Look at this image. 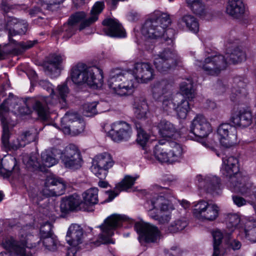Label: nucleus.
<instances>
[{
    "instance_id": "nucleus-1",
    "label": "nucleus",
    "mask_w": 256,
    "mask_h": 256,
    "mask_svg": "<svg viewBox=\"0 0 256 256\" xmlns=\"http://www.w3.org/2000/svg\"><path fill=\"white\" fill-rule=\"evenodd\" d=\"M134 73L131 70H120L110 74L108 81L109 88L114 94L124 96L132 92L136 80L138 82L147 83L154 78V70L152 65L147 62L135 64Z\"/></svg>"
},
{
    "instance_id": "nucleus-2",
    "label": "nucleus",
    "mask_w": 256,
    "mask_h": 256,
    "mask_svg": "<svg viewBox=\"0 0 256 256\" xmlns=\"http://www.w3.org/2000/svg\"><path fill=\"white\" fill-rule=\"evenodd\" d=\"M34 230L32 226H23L19 232V240L12 237L7 238L2 242L4 248L14 256H35L26 249V248H32L37 246V242H33L36 237L32 234Z\"/></svg>"
},
{
    "instance_id": "nucleus-3",
    "label": "nucleus",
    "mask_w": 256,
    "mask_h": 256,
    "mask_svg": "<svg viewBox=\"0 0 256 256\" xmlns=\"http://www.w3.org/2000/svg\"><path fill=\"white\" fill-rule=\"evenodd\" d=\"M16 100L10 96L5 100L0 106V120L2 126V144L4 146L9 150H16L25 146L20 140V136L9 142L10 132L8 126V115L10 107H14Z\"/></svg>"
},
{
    "instance_id": "nucleus-4",
    "label": "nucleus",
    "mask_w": 256,
    "mask_h": 256,
    "mask_svg": "<svg viewBox=\"0 0 256 256\" xmlns=\"http://www.w3.org/2000/svg\"><path fill=\"white\" fill-rule=\"evenodd\" d=\"M155 158L161 163H173L182 158V146L176 142L162 140L159 141L154 149Z\"/></svg>"
},
{
    "instance_id": "nucleus-5",
    "label": "nucleus",
    "mask_w": 256,
    "mask_h": 256,
    "mask_svg": "<svg viewBox=\"0 0 256 256\" xmlns=\"http://www.w3.org/2000/svg\"><path fill=\"white\" fill-rule=\"evenodd\" d=\"M170 23L171 20L168 14L156 12L146 22L142 29V33L150 38H161L165 29Z\"/></svg>"
},
{
    "instance_id": "nucleus-6",
    "label": "nucleus",
    "mask_w": 256,
    "mask_h": 256,
    "mask_svg": "<svg viewBox=\"0 0 256 256\" xmlns=\"http://www.w3.org/2000/svg\"><path fill=\"white\" fill-rule=\"evenodd\" d=\"M180 90L182 94H176L174 96L175 102H176L174 110L180 118H185L190 107L188 102L184 100V98L192 100L196 96L192 80L188 79L182 82L180 84Z\"/></svg>"
},
{
    "instance_id": "nucleus-7",
    "label": "nucleus",
    "mask_w": 256,
    "mask_h": 256,
    "mask_svg": "<svg viewBox=\"0 0 256 256\" xmlns=\"http://www.w3.org/2000/svg\"><path fill=\"white\" fill-rule=\"evenodd\" d=\"M125 220L124 216L118 214H113L108 217L100 226L102 232L99 235L98 241L96 242L95 244L98 246L100 244H114V242L112 238L114 230L120 226Z\"/></svg>"
},
{
    "instance_id": "nucleus-8",
    "label": "nucleus",
    "mask_w": 256,
    "mask_h": 256,
    "mask_svg": "<svg viewBox=\"0 0 256 256\" xmlns=\"http://www.w3.org/2000/svg\"><path fill=\"white\" fill-rule=\"evenodd\" d=\"M145 207L148 210L149 216L152 218L158 220L160 224H167L171 219V215L170 212L158 216L154 212V209H160L162 212L174 210L173 206L170 201L162 196H158L153 198L150 201H148L145 204Z\"/></svg>"
},
{
    "instance_id": "nucleus-9",
    "label": "nucleus",
    "mask_w": 256,
    "mask_h": 256,
    "mask_svg": "<svg viewBox=\"0 0 256 256\" xmlns=\"http://www.w3.org/2000/svg\"><path fill=\"white\" fill-rule=\"evenodd\" d=\"M180 62V56L175 50L170 48H165L154 56V64L160 72H167Z\"/></svg>"
},
{
    "instance_id": "nucleus-10",
    "label": "nucleus",
    "mask_w": 256,
    "mask_h": 256,
    "mask_svg": "<svg viewBox=\"0 0 256 256\" xmlns=\"http://www.w3.org/2000/svg\"><path fill=\"white\" fill-rule=\"evenodd\" d=\"M195 64L206 74L216 76L226 68L228 62L224 56L218 54L208 56L204 61L196 60Z\"/></svg>"
},
{
    "instance_id": "nucleus-11",
    "label": "nucleus",
    "mask_w": 256,
    "mask_h": 256,
    "mask_svg": "<svg viewBox=\"0 0 256 256\" xmlns=\"http://www.w3.org/2000/svg\"><path fill=\"white\" fill-rule=\"evenodd\" d=\"M114 164L112 156L108 152H104L96 155L92 160L91 166L92 172L100 180L104 179Z\"/></svg>"
},
{
    "instance_id": "nucleus-12",
    "label": "nucleus",
    "mask_w": 256,
    "mask_h": 256,
    "mask_svg": "<svg viewBox=\"0 0 256 256\" xmlns=\"http://www.w3.org/2000/svg\"><path fill=\"white\" fill-rule=\"evenodd\" d=\"M39 85L44 89L50 92L48 96L45 98L43 100V102L38 100H32V102L33 103V108L35 110L38 116L44 120H47L49 116L48 108L47 106L48 104H56V100L52 102H50V99L53 98L54 94V88L52 85L46 80H41L39 82Z\"/></svg>"
},
{
    "instance_id": "nucleus-13",
    "label": "nucleus",
    "mask_w": 256,
    "mask_h": 256,
    "mask_svg": "<svg viewBox=\"0 0 256 256\" xmlns=\"http://www.w3.org/2000/svg\"><path fill=\"white\" fill-rule=\"evenodd\" d=\"M134 228L138 234V240L140 243L155 242L160 238V232L158 228L144 222H136Z\"/></svg>"
},
{
    "instance_id": "nucleus-14",
    "label": "nucleus",
    "mask_w": 256,
    "mask_h": 256,
    "mask_svg": "<svg viewBox=\"0 0 256 256\" xmlns=\"http://www.w3.org/2000/svg\"><path fill=\"white\" fill-rule=\"evenodd\" d=\"M61 160L66 168L75 170L82 166V158L78 148L74 144L66 146L62 154Z\"/></svg>"
},
{
    "instance_id": "nucleus-15",
    "label": "nucleus",
    "mask_w": 256,
    "mask_h": 256,
    "mask_svg": "<svg viewBox=\"0 0 256 256\" xmlns=\"http://www.w3.org/2000/svg\"><path fill=\"white\" fill-rule=\"evenodd\" d=\"M85 16L86 14L84 12L76 13L69 18L68 23L55 30L54 34L68 40L74 34L76 30V24Z\"/></svg>"
},
{
    "instance_id": "nucleus-16",
    "label": "nucleus",
    "mask_w": 256,
    "mask_h": 256,
    "mask_svg": "<svg viewBox=\"0 0 256 256\" xmlns=\"http://www.w3.org/2000/svg\"><path fill=\"white\" fill-rule=\"evenodd\" d=\"M220 142L225 148H230L237 142V130L229 124H220L217 130Z\"/></svg>"
},
{
    "instance_id": "nucleus-17",
    "label": "nucleus",
    "mask_w": 256,
    "mask_h": 256,
    "mask_svg": "<svg viewBox=\"0 0 256 256\" xmlns=\"http://www.w3.org/2000/svg\"><path fill=\"white\" fill-rule=\"evenodd\" d=\"M237 40L234 36L226 38V46L227 48V57L226 59L228 63L234 64L240 63L246 59L245 52L239 46H235Z\"/></svg>"
},
{
    "instance_id": "nucleus-18",
    "label": "nucleus",
    "mask_w": 256,
    "mask_h": 256,
    "mask_svg": "<svg viewBox=\"0 0 256 256\" xmlns=\"http://www.w3.org/2000/svg\"><path fill=\"white\" fill-rule=\"evenodd\" d=\"M44 184L42 192L46 196H60L64 192L65 184L61 179L58 178L54 176H48Z\"/></svg>"
},
{
    "instance_id": "nucleus-19",
    "label": "nucleus",
    "mask_w": 256,
    "mask_h": 256,
    "mask_svg": "<svg viewBox=\"0 0 256 256\" xmlns=\"http://www.w3.org/2000/svg\"><path fill=\"white\" fill-rule=\"evenodd\" d=\"M132 130L130 126L124 122H114L108 132L109 136L116 142L126 140L131 136Z\"/></svg>"
},
{
    "instance_id": "nucleus-20",
    "label": "nucleus",
    "mask_w": 256,
    "mask_h": 256,
    "mask_svg": "<svg viewBox=\"0 0 256 256\" xmlns=\"http://www.w3.org/2000/svg\"><path fill=\"white\" fill-rule=\"evenodd\" d=\"M190 132L196 136L204 138L211 132L212 128L210 124L203 116L198 115L192 122Z\"/></svg>"
},
{
    "instance_id": "nucleus-21",
    "label": "nucleus",
    "mask_w": 256,
    "mask_h": 256,
    "mask_svg": "<svg viewBox=\"0 0 256 256\" xmlns=\"http://www.w3.org/2000/svg\"><path fill=\"white\" fill-rule=\"evenodd\" d=\"M196 180L198 182L200 187L203 188L208 192L212 194H218L220 192V180L212 175H208L203 176L198 175L196 177Z\"/></svg>"
},
{
    "instance_id": "nucleus-22",
    "label": "nucleus",
    "mask_w": 256,
    "mask_h": 256,
    "mask_svg": "<svg viewBox=\"0 0 256 256\" xmlns=\"http://www.w3.org/2000/svg\"><path fill=\"white\" fill-rule=\"evenodd\" d=\"M172 82L168 79H161L154 82L151 85V92L153 98L156 101H162L166 94L170 93Z\"/></svg>"
},
{
    "instance_id": "nucleus-23",
    "label": "nucleus",
    "mask_w": 256,
    "mask_h": 256,
    "mask_svg": "<svg viewBox=\"0 0 256 256\" xmlns=\"http://www.w3.org/2000/svg\"><path fill=\"white\" fill-rule=\"evenodd\" d=\"M4 28L8 30L10 40L14 42L10 36L24 34L27 30L28 24L24 20H20L14 17H8L5 20Z\"/></svg>"
},
{
    "instance_id": "nucleus-24",
    "label": "nucleus",
    "mask_w": 256,
    "mask_h": 256,
    "mask_svg": "<svg viewBox=\"0 0 256 256\" xmlns=\"http://www.w3.org/2000/svg\"><path fill=\"white\" fill-rule=\"evenodd\" d=\"M0 175L4 178L12 176L14 178H17L20 175V169L17 166L16 160L14 158L9 156L0 159Z\"/></svg>"
},
{
    "instance_id": "nucleus-25",
    "label": "nucleus",
    "mask_w": 256,
    "mask_h": 256,
    "mask_svg": "<svg viewBox=\"0 0 256 256\" xmlns=\"http://www.w3.org/2000/svg\"><path fill=\"white\" fill-rule=\"evenodd\" d=\"M104 33L111 37L123 38L126 36V32L122 24L114 18H106L102 22Z\"/></svg>"
},
{
    "instance_id": "nucleus-26",
    "label": "nucleus",
    "mask_w": 256,
    "mask_h": 256,
    "mask_svg": "<svg viewBox=\"0 0 256 256\" xmlns=\"http://www.w3.org/2000/svg\"><path fill=\"white\" fill-rule=\"evenodd\" d=\"M230 186L236 192L240 193L246 196H252L250 194L252 184L249 182L248 178L246 176H242L239 174L236 177L235 181H230Z\"/></svg>"
},
{
    "instance_id": "nucleus-27",
    "label": "nucleus",
    "mask_w": 256,
    "mask_h": 256,
    "mask_svg": "<svg viewBox=\"0 0 256 256\" xmlns=\"http://www.w3.org/2000/svg\"><path fill=\"white\" fill-rule=\"evenodd\" d=\"M223 165L222 170V174L230 178L232 182H234L238 169V160L234 156H226L222 158Z\"/></svg>"
},
{
    "instance_id": "nucleus-28",
    "label": "nucleus",
    "mask_w": 256,
    "mask_h": 256,
    "mask_svg": "<svg viewBox=\"0 0 256 256\" xmlns=\"http://www.w3.org/2000/svg\"><path fill=\"white\" fill-rule=\"evenodd\" d=\"M62 122L70 123L72 128V133L78 134L84 131L85 124L84 120L76 113L66 112L62 118Z\"/></svg>"
},
{
    "instance_id": "nucleus-29",
    "label": "nucleus",
    "mask_w": 256,
    "mask_h": 256,
    "mask_svg": "<svg viewBox=\"0 0 256 256\" xmlns=\"http://www.w3.org/2000/svg\"><path fill=\"white\" fill-rule=\"evenodd\" d=\"M85 74H86L85 84L90 86H100L103 82L102 70L96 66L88 67L86 66Z\"/></svg>"
},
{
    "instance_id": "nucleus-30",
    "label": "nucleus",
    "mask_w": 256,
    "mask_h": 256,
    "mask_svg": "<svg viewBox=\"0 0 256 256\" xmlns=\"http://www.w3.org/2000/svg\"><path fill=\"white\" fill-rule=\"evenodd\" d=\"M83 234V230L80 226L72 224L68 230L66 240L70 246L75 247L82 243Z\"/></svg>"
},
{
    "instance_id": "nucleus-31",
    "label": "nucleus",
    "mask_w": 256,
    "mask_h": 256,
    "mask_svg": "<svg viewBox=\"0 0 256 256\" xmlns=\"http://www.w3.org/2000/svg\"><path fill=\"white\" fill-rule=\"evenodd\" d=\"M230 120L236 126L246 127L252 123V114L250 111L246 110L235 112L232 114Z\"/></svg>"
},
{
    "instance_id": "nucleus-32",
    "label": "nucleus",
    "mask_w": 256,
    "mask_h": 256,
    "mask_svg": "<svg viewBox=\"0 0 256 256\" xmlns=\"http://www.w3.org/2000/svg\"><path fill=\"white\" fill-rule=\"evenodd\" d=\"M82 202L80 196L74 194L62 198L60 208L62 212L67 213L76 210Z\"/></svg>"
},
{
    "instance_id": "nucleus-33",
    "label": "nucleus",
    "mask_w": 256,
    "mask_h": 256,
    "mask_svg": "<svg viewBox=\"0 0 256 256\" xmlns=\"http://www.w3.org/2000/svg\"><path fill=\"white\" fill-rule=\"evenodd\" d=\"M226 12L228 14L235 18H241L245 12L242 0H228Z\"/></svg>"
},
{
    "instance_id": "nucleus-34",
    "label": "nucleus",
    "mask_w": 256,
    "mask_h": 256,
    "mask_svg": "<svg viewBox=\"0 0 256 256\" xmlns=\"http://www.w3.org/2000/svg\"><path fill=\"white\" fill-rule=\"evenodd\" d=\"M86 65L79 63L74 66L70 71V78L72 81L76 84H85V80H86L85 74L86 70Z\"/></svg>"
},
{
    "instance_id": "nucleus-35",
    "label": "nucleus",
    "mask_w": 256,
    "mask_h": 256,
    "mask_svg": "<svg viewBox=\"0 0 256 256\" xmlns=\"http://www.w3.org/2000/svg\"><path fill=\"white\" fill-rule=\"evenodd\" d=\"M104 6V5L103 2H96L91 10L90 17L82 22L80 30H82L96 21L98 19V14L102 12Z\"/></svg>"
},
{
    "instance_id": "nucleus-36",
    "label": "nucleus",
    "mask_w": 256,
    "mask_h": 256,
    "mask_svg": "<svg viewBox=\"0 0 256 256\" xmlns=\"http://www.w3.org/2000/svg\"><path fill=\"white\" fill-rule=\"evenodd\" d=\"M135 116L138 119L145 118L148 112L146 100L144 98H136L134 104Z\"/></svg>"
},
{
    "instance_id": "nucleus-37",
    "label": "nucleus",
    "mask_w": 256,
    "mask_h": 256,
    "mask_svg": "<svg viewBox=\"0 0 256 256\" xmlns=\"http://www.w3.org/2000/svg\"><path fill=\"white\" fill-rule=\"evenodd\" d=\"M70 92L69 88L66 84H62L58 85L56 89V94L54 91V96L53 98L50 99V102L54 101L56 100L57 104L60 102L61 104V108H64L66 106V98Z\"/></svg>"
},
{
    "instance_id": "nucleus-38",
    "label": "nucleus",
    "mask_w": 256,
    "mask_h": 256,
    "mask_svg": "<svg viewBox=\"0 0 256 256\" xmlns=\"http://www.w3.org/2000/svg\"><path fill=\"white\" fill-rule=\"evenodd\" d=\"M158 128L160 136L164 138H172L178 133L174 125L165 120L160 122Z\"/></svg>"
},
{
    "instance_id": "nucleus-39",
    "label": "nucleus",
    "mask_w": 256,
    "mask_h": 256,
    "mask_svg": "<svg viewBox=\"0 0 256 256\" xmlns=\"http://www.w3.org/2000/svg\"><path fill=\"white\" fill-rule=\"evenodd\" d=\"M98 189L92 188L82 194L83 202L87 205L96 204L98 202Z\"/></svg>"
},
{
    "instance_id": "nucleus-40",
    "label": "nucleus",
    "mask_w": 256,
    "mask_h": 256,
    "mask_svg": "<svg viewBox=\"0 0 256 256\" xmlns=\"http://www.w3.org/2000/svg\"><path fill=\"white\" fill-rule=\"evenodd\" d=\"M180 22L185 24L190 32L196 34L199 30V24L197 19L193 16L186 14L182 17Z\"/></svg>"
},
{
    "instance_id": "nucleus-41",
    "label": "nucleus",
    "mask_w": 256,
    "mask_h": 256,
    "mask_svg": "<svg viewBox=\"0 0 256 256\" xmlns=\"http://www.w3.org/2000/svg\"><path fill=\"white\" fill-rule=\"evenodd\" d=\"M41 160L42 164L48 168L55 165L58 162L53 152L50 150L42 152L41 154Z\"/></svg>"
},
{
    "instance_id": "nucleus-42",
    "label": "nucleus",
    "mask_w": 256,
    "mask_h": 256,
    "mask_svg": "<svg viewBox=\"0 0 256 256\" xmlns=\"http://www.w3.org/2000/svg\"><path fill=\"white\" fill-rule=\"evenodd\" d=\"M219 208L218 206L212 203H208V208L203 214L200 220L212 221L214 220L218 214Z\"/></svg>"
},
{
    "instance_id": "nucleus-43",
    "label": "nucleus",
    "mask_w": 256,
    "mask_h": 256,
    "mask_svg": "<svg viewBox=\"0 0 256 256\" xmlns=\"http://www.w3.org/2000/svg\"><path fill=\"white\" fill-rule=\"evenodd\" d=\"M244 234L249 240L256 242V222L250 220L246 223Z\"/></svg>"
},
{
    "instance_id": "nucleus-44",
    "label": "nucleus",
    "mask_w": 256,
    "mask_h": 256,
    "mask_svg": "<svg viewBox=\"0 0 256 256\" xmlns=\"http://www.w3.org/2000/svg\"><path fill=\"white\" fill-rule=\"evenodd\" d=\"M38 133L34 129H30L22 132L19 136L20 140L24 146L35 141L37 138Z\"/></svg>"
},
{
    "instance_id": "nucleus-45",
    "label": "nucleus",
    "mask_w": 256,
    "mask_h": 256,
    "mask_svg": "<svg viewBox=\"0 0 256 256\" xmlns=\"http://www.w3.org/2000/svg\"><path fill=\"white\" fill-rule=\"evenodd\" d=\"M188 224V220L184 218L176 220L168 227V230L171 232H177L182 230Z\"/></svg>"
},
{
    "instance_id": "nucleus-46",
    "label": "nucleus",
    "mask_w": 256,
    "mask_h": 256,
    "mask_svg": "<svg viewBox=\"0 0 256 256\" xmlns=\"http://www.w3.org/2000/svg\"><path fill=\"white\" fill-rule=\"evenodd\" d=\"M136 128L137 130L138 143L142 146L144 147L149 139V135L143 130L140 124H136Z\"/></svg>"
},
{
    "instance_id": "nucleus-47",
    "label": "nucleus",
    "mask_w": 256,
    "mask_h": 256,
    "mask_svg": "<svg viewBox=\"0 0 256 256\" xmlns=\"http://www.w3.org/2000/svg\"><path fill=\"white\" fill-rule=\"evenodd\" d=\"M23 163L28 168H37L40 166L36 154H24L22 156Z\"/></svg>"
},
{
    "instance_id": "nucleus-48",
    "label": "nucleus",
    "mask_w": 256,
    "mask_h": 256,
    "mask_svg": "<svg viewBox=\"0 0 256 256\" xmlns=\"http://www.w3.org/2000/svg\"><path fill=\"white\" fill-rule=\"evenodd\" d=\"M208 202L205 200H201L198 202L194 204V208L193 210V214L195 217L200 220L208 208Z\"/></svg>"
},
{
    "instance_id": "nucleus-49",
    "label": "nucleus",
    "mask_w": 256,
    "mask_h": 256,
    "mask_svg": "<svg viewBox=\"0 0 256 256\" xmlns=\"http://www.w3.org/2000/svg\"><path fill=\"white\" fill-rule=\"evenodd\" d=\"M186 3L192 10L196 14L202 15L204 10V6L201 0H186Z\"/></svg>"
},
{
    "instance_id": "nucleus-50",
    "label": "nucleus",
    "mask_w": 256,
    "mask_h": 256,
    "mask_svg": "<svg viewBox=\"0 0 256 256\" xmlns=\"http://www.w3.org/2000/svg\"><path fill=\"white\" fill-rule=\"evenodd\" d=\"M135 180L134 178L126 176L116 186V189L120 192L127 190L134 185Z\"/></svg>"
},
{
    "instance_id": "nucleus-51",
    "label": "nucleus",
    "mask_w": 256,
    "mask_h": 256,
    "mask_svg": "<svg viewBox=\"0 0 256 256\" xmlns=\"http://www.w3.org/2000/svg\"><path fill=\"white\" fill-rule=\"evenodd\" d=\"M240 221L239 216L236 214H228L226 219V227L230 230L233 231L238 226Z\"/></svg>"
},
{
    "instance_id": "nucleus-52",
    "label": "nucleus",
    "mask_w": 256,
    "mask_h": 256,
    "mask_svg": "<svg viewBox=\"0 0 256 256\" xmlns=\"http://www.w3.org/2000/svg\"><path fill=\"white\" fill-rule=\"evenodd\" d=\"M40 241L42 242V244L46 249L54 251L57 248V242L54 238L52 235L40 238Z\"/></svg>"
},
{
    "instance_id": "nucleus-53",
    "label": "nucleus",
    "mask_w": 256,
    "mask_h": 256,
    "mask_svg": "<svg viewBox=\"0 0 256 256\" xmlns=\"http://www.w3.org/2000/svg\"><path fill=\"white\" fill-rule=\"evenodd\" d=\"M162 106L164 110L171 112L172 110H174L176 102H175L174 96L172 98H169L166 96L165 98H162Z\"/></svg>"
},
{
    "instance_id": "nucleus-54",
    "label": "nucleus",
    "mask_w": 256,
    "mask_h": 256,
    "mask_svg": "<svg viewBox=\"0 0 256 256\" xmlns=\"http://www.w3.org/2000/svg\"><path fill=\"white\" fill-rule=\"evenodd\" d=\"M96 105V102L84 104L83 105L84 114L86 116H90L97 114Z\"/></svg>"
},
{
    "instance_id": "nucleus-55",
    "label": "nucleus",
    "mask_w": 256,
    "mask_h": 256,
    "mask_svg": "<svg viewBox=\"0 0 256 256\" xmlns=\"http://www.w3.org/2000/svg\"><path fill=\"white\" fill-rule=\"evenodd\" d=\"M45 70L52 76H57L60 74V66L57 64L48 62L45 66Z\"/></svg>"
},
{
    "instance_id": "nucleus-56",
    "label": "nucleus",
    "mask_w": 256,
    "mask_h": 256,
    "mask_svg": "<svg viewBox=\"0 0 256 256\" xmlns=\"http://www.w3.org/2000/svg\"><path fill=\"white\" fill-rule=\"evenodd\" d=\"M52 225L48 222L42 224L40 228V238L52 236Z\"/></svg>"
},
{
    "instance_id": "nucleus-57",
    "label": "nucleus",
    "mask_w": 256,
    "mask_h": 256,
    "mask_svg": "<svg viewBox=\"0 0 256 256\" xmlns=\"http://www.w3.org/2000/svg\"><path fill=\"white\" fill-rule=\"evenodd\" d=\"M176 31L172 28H168L164 30V32L162 36V38L166 41L168 42V44H172L174 39Z\"/></svg>"
},
{
    "instance_id": "nucleus-58",
    "label": "nucleus",
    "mask_w": 256,
    "mask_h": 256,
    "mask_svg": "<svg viewBox=\"0 0 256 256\" xmlns=\"http://www.w3.org/2000/svg\"><path fill=\"white\" fill-rule=\"evenodd\" d=\"M38 43L37 40H28L26 42H22L18 44V47L20 48V52H22L30 48L34 45Z\"/></svg>"
},
{
    "instance_id": "nucleus-59",
    "label": "nucleus",
    "mask_w": 256,
    "mask_h": 256,
    "mask_svg": "<svg viewBox=\"0 0 256 256\" xmlns=\"http://www.w3.org/2000/svg\"><path fill=\"white\" fill-rule=\"evenodd\" d=\"M234 82L236 84H238V86L240 88L237 90L234 86L232 90V93H236V95L238 96V94H240L242 90L244 89L246 86V84L240 78H235Z\"/></svg>"
},
{
    "instance_id": "nucleus-60",
    "label": "nucleus",
    "mask_w": 256,
    "mask_h": 256,
    "mask_svg": "<svg viewBox=\"0 0 256 256\" xmlns=\"http://www.w3.org/2000/svg\"><path fill=\"white\" fill-rule=\"evenodd\" d=\"M212 236L214 238V246H220L223 238L222 232L219 230H216L212 233Z\"/></svg>"
},
{
    "instance_id": "nucleus-61",
    "label": "nucleus",
    "mask_w": 256,
    "mask_h": 256,
    "mask_svg": "<svg viewBox=\"0 0 256 256\" xmlns=\"http://www.w3.org/2000/svg\"><path fill=\"white\" fill-rule=\"evenodd\" d=\"M230 236V234H228L226 236L228 237L227 243L229 244L234 250L240 249L241 247L240 242L236 240H231Z\"/></svg>"
},
{
    "instance_id": "nucleus-62",
    "label": "nucleus",
    "mask_w": 256,
    "mask_h": 256,
    "mask_svg": "<svg viewBox=\"0 0 256 256\" xmlns=\"http://www.w3.org/2000/svg\"><path fill=\"white\" fill-rule=\"evenodd\" d=\"M232 200L234 204L238 207L244 206L246 204V200L244 198L240 196H233Z\"/></svg>"
},
{
    "instance_id": "nucleus-63",
    "label": "nucleus",
    "mask_w": 256,
    "mask_h": 256,
    "mask_svg": "<svg viewBox=\"0 0 256 256\" xmlns=\"http://www.w3.org/2000/svg\"><path fill=\"white\" fill-rule=\"evenodd\" d=\"M64 58V55L53 54L50 60H49L48 62L59 65V64L62 62Z\"/></svg>"
},
{
    "instance_id": "nucleus-64",
    "label": "nucleus",
    "mask_w": 256,
    "mask_h": 256,
    "mask_svg": "<svg viewBox=\"0 0 256 256\" xmlns=\"http://www.w3.org/2000/svg\"><path fill=\"white\" fill-rule=\"evenodd\" d=\"M183 252L179 248L173 246L170 248V256H182Z\"/></svg>"
}]
</instances>
